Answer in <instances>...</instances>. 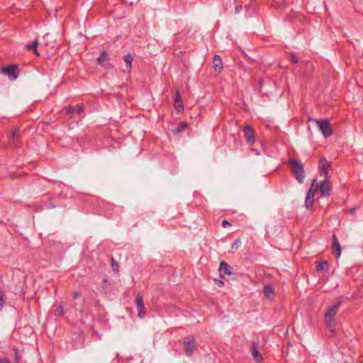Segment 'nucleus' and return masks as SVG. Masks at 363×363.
Masks as SVG:
<instances>
[{"instance_id":"obj_17","label":"nucleus","mask_w":363,"mask_h":363,"mask_svg":"<svg viewBox=\"0 0 363 363\" xmlns=\"http://www.w3.org/2000/svg\"><path fill=\"white\" fill-rule=\"evenodd\" d=\"M133 60V57L130 54H128L124 57V61L126 65V70L128 72H130L132 69V62Z\"/></svg>"},{"instance_id":"obj_26","label":"nucleus","mask_w":363,"mask_h":363,"mask_svg":"<svg viewBox=\"0 0 363 363\" xmlns=\"http://www.w3.org/2000/svg\"><path fill=\"white\" fill-rule=\"evenodd\" d=\"M291 60L294 64H296L298 62V58L296 56L294 53H291Z\"/></svg>"},{"instance_id":"obj_15","label":"nucleus","mask_w":363,"mask_h":363,"mask_svg":"<svg viewBox=\"0 0 363 363\" xmlns=\"http://www.w3.org/2000/svg\"><path fill=\"white\" fill-rule=\"evenodd\" d=\"M65 111L67 114H72L74 112H77L78 114H82L83 113V106L82 105H77L76 106H69L65 107Z\"/></svg>"},{"instance_id":"obj_31","label":"nucleus","mask_w":363,"mask_h":363,"mask_svg":"<svg viewBox=\"0 0 363 363\" xmlns=\"http://www.w3.org/2000/svg\"><path fill=\"white\" fill-rule=\"evenodd\" d=\"M241 9H242V6L237 5L235 7V13H239Z\"/></svg>"},{"instance_id":"obj_34","label":"nucleus","mask_w":363,"mask_h":363,"mask_svg":"<svg viewBox=\"0 0 363 363\" xmlns=\"http://www.w3.org/2000/svg\"><path fill=\"white\" fill-rule=\"evenodd\" d=\"M235 245H237V244L235 243ZM232 247H233V248H235V244H234L233 245H232Z\"/></svg>"},{"instance_id":"obj_3","label":"nucleus","mask_w":363,"mask_h":363,"mask_svg":"<svg viewBox=\"0 0 363 363\" xmlns=\"http://www.w3.org/2000/svg\"><path fill=\"white\" fill-rule=\"evenodd\" d=\"M314 121L316 123L319 130L325 138H328L333 134V130L330 126V119H314Z\"/></svg>"},{"instance_id":"obj_28","label":"nucleus","mask_w":363,"mask_h":363,"mask_svg":"<svg viewBox=\"0 0 363 363\" xmlns=\"http://www.w3.org/2000/svg\"><path fill=\"white\" fill-rule=\"evenodd\" d=\"M214 281L218 287H223L224 286V283L221 280L214 279Z\"/></svg>"},{"instance_id":"obj_20","label":"nucleus","mask_w":363,"mask_h":363,"mask_svg":"<svg viewBox=\"0 0 363 363\" xmlns=\"http://www.w3.org/2000/svg\"><path fill=\"white\" fill-rule=\"evenodd\" d=\"M108 53L105 50H103L101 52L100 56L98 57L97 62H99V64L103 65L105 62L108 61Z\"/></svg>"},{"instance_id":"obj_30","label":"nucleus","mask_w":363,"mask_h":363,"mask_svg":"<svg viewBox=\"0 0 363 363\" xmlns=\"http://www.w3.org/2000/svg\"><path fill=\"white\" fill-rule=\"evenodd\" d=\"M72 296L74 298H77L81 296V294L77 291H74L73 292Z\"/></svg>"},{"instance_id":"obj_33","label":"nucleus","mask_w":363,"mask_h":363,"mask_svg":"<svg viewBox=\"0 0 363 363\" xmlns=\"http://www.w3.org/2000/svg\"><path fill=\"white\" fill-rule=\"evenodd\" d=\"M0 363H9L7 360H1Z\"/></svg>"},{"instance_id":"obj_16","label":"nucleus","mask_w":363,"mask_h":363,"mask_svg":"<svg viewBox=\"0 0 363 363\" xmlns=\"http://www.w3.org/2000/svg\"><path fill=\"white\" fill-rule=\"evenodd\" d=\"M251 354L256 362L260 363L262 362V357L257 350L255 345H253L251 347Z\"/></svg>"},{"instance_id":"obj_23","label":"nucleus","mask_w":363,"mask_h":363,"mask_svg":"<svg viewBox=\"0 0 363 363\" xmlns=\"http://www.w3.org/2000/svg\"><path fill=\"white\" fill-rule=\"evenodd\" d=\"M54 313L55 315L60 316L62 315L65 313L64 308L62 305H59L54 311Z\"/></svg>"},{"instance_id":"obj_19","label":"nucleus","mask_w":363,"mask_h":363,"mask_svg":"<svg viewBox=\"0 0 363 363\" xmlns=\"http://www.w3.org/2000/svg\"><path fill=\"white\" fill-rule=\"evenodd\" d=\"M39 43L38 40H35L33 43L31 44H28L26 45V48L28 50H33V52L37 55V56H39L40 54L37 50V47Z\"/></svg>"},{"instance_id":"obj_4","label":"nucleus","mask_w":363,"mask_h":363,"mask_svg":"<svg viewBox=\"0 0 363 363\" xmlns=\"http://www.w3.org/2000/svg\"><path fill=\"white\" fill-rule=\"evenodd\" d=\"M1 72L8 75L11 80H15L19 74L18 66L14 64L10 65L7 67H4Z\"/></svg>"},{"instance_id":"obj_12","label":"nucleus","mask_w":363,"mask_h":363,"mask_svg":"<svg viewBox=\"0 0 363 363\" xmlns=\"http://www.w3.org/2000/svg\"><path fill=\"white\" fill-rule=\"evenodd\" d=\"M333 249L336 258L339 259L340 257L342 250L337 238L335 235L333 236Z\"/></svg>"},{"instance_id":"obj_21","label":"nucleus","mask_w":363,"mask_h":363,"mask_svg":"<svg viewBox=\"0 0 363 363\" xmlns=\"http://www.w3.org/2000/svg\"><path fill=\"white\" fill-rule=\"evenodd\" d=\"M188 127V124L185 122H180L176 129L174 130V133H179L185 130Z\"/></svg>"},{"instance_id":"obj_24","label":"nucleus","mask_w":363,"mask_h":363,"mask_svg":"<svg viewBox=\"0 0 363 363\" xmlns=\"http://www.w3.org/2000/svg\"><path fill=\"white\" fill-rule=\"evenodd\" d=\"M136 305H137V308H143L144 303H143V299L141 296L137 297Z\"/></svg>"},{"instance_id":"obj_11","label":"nucleus","mask_w":363,"mask_h":363,"mask_svg":"<svg viewBox=\"0 0 363 363\" xmlns=\"http://www.w3.org/2000/svg\"><path fill=\"white\" fill-rule=\"evenodd\" d=\"M218 272L221 278H225L226 275H230L233 274L232 267L224 261H222L220 263Z\"/></svg>"},{"instance_id":"obj_5","label":"nucleus","mask_w":363,"mask_h":363,"mask_svg":"<svg viewBox=\"0 0 363 363\" xmlns=\"http://www.w3.org/2000/svg\"><path fill=\"white\" fill-rule=\"evenodd\" d=\"M242 130L243 131L244 136L246 139L247 144L250 145H253L255 142V130L252 128V126L247 125L243 126L242 128Z\"/></svg>"},{"instance_id":"obj_14","label":"nucleus","mask_w":363,"mask_h":363,"mask_svg":"<svg viewBox=\"0 0 363 363\" xmlns=\"http://www.w3.org/2000/svg\"><path fill=\"white\" fill-rule=\"evenodd\" d=\"M174 107L177 111H181L184 109L183 102L180 97L179 90L176 91L174 96Z\"/></svg>"},{"instance_id":"obj_8","label":"nucleus","mask_w":363,"mask_h":363,"mask_svg":"<svg viewBox=\"0 0 363 363\" xmlns=\"http://www.w3.org/2000/svg\"><path fill=\"white\" fill-rule=\"evenodd\" d=\"M9 145L13 147H18L21 143V133L19 128H14L9 138Z\"/></svg>"},{"instance_id":"obj_27","label":"nucleus","mask_w":363,"mask_h":363,"mask_svg":"<svg viewBox=\"0 0 363 363\" xmlns=\"http://www.w3.org/2000/svg\"><path fill=\"white\" fill-rule=\"evenodd\" d=\"M4 296L1 291H0V311L2 309L4 306Z\"/></svg>"},{"instance_id":"obj_32","label":"nucleus","mask_w":363,"mask_h":363,"mask_svg":"<svg viewBox=\"0 0 363 363\" xmlns=\"http://www.w3.org/2000/svg\"><path fill=\"white\" fill-rule=\"evenodd\" d=\"M113 268L115 271H118V266L117 264H115L114 262H113Z\"/></svg>"},{"instance_id":"obj_25","label":"nucleus","mask_w":363,"mask_h":363,"mask_svg":"<svg viewBox=\"0 0 363 363\" xmlns=\"http://www.w3.org/2000/svg\"><path fill=\"white\" fill-rule=\"evenodd\" d=\"M138 310L139 311V313H138V315L140 318H143L145 316V306H143V308H138Z\"/></svg>"},{"instance_id":"obj_18","label":"nucleus","mask_w":363,"mask_h":363,"mask_svg":"<svg viewBox=\"0 0 363 363\" xmlns=\"http://www.w3.org/2000/svg\"><path fill=\"white\" fill-rule=\"evenodd\" d=\"M328 270V262L326 260L320 261L317 264L318 272H327Z\"/></svg>"},{"instance_id":"obj_9","label":"nucleus","mask_w":363,"mask_h":363,"mask_svg":"<svg viewBox=\"0 0 363 363\" xmlns=\"http://www.w3.org/2000/svg\"><path fill=\"white\" fill-rule=\"evenodd\" d=\"M195 341L192 337H186L184 340V344L185 345V353L186 356H191L195 350Z\"/></svg>"},{"instance_id":"obj_2","label":"nucleus","mask_w":363,"mask_h":363,"mask_svg":"<svg viewBox=\"0 0 363 363\" xmlns=\"http://www.w3.org/2000/svg\"><path fill=\"white\" fill-rule=\"evenodd\" d=\"M340 303H338L328 308L325 313V323L328 328L330 330L332 333L335 330V317L337 314V312L339 309Z\"/></svg>"},{"instance_id":"obj_29","label":"nucleus","mask_w":363,"mask_h":363,"mask_svg":"<svg viewBox=\"0 0 363 363\" xmlns=\"http://www.w3.org/2000/svg\"><path fill=\"white\" fill-rule=\"evenodd\" d=\"M222 225H223V228H225L227 226L230 225V223L228 220H224L222 221Z\"/></svg>"},{"instance_id":"obj_1","label":"nucleus","mask_w":363,"mask_h":363,"mask_svg":"<svg viewBox=\"0 0 363 363\" xmlns=\"http://www.w3.org/2000/svg\"><path fill=\"white\" fill-rule=\"evenodd\" d=\"M288 167L291 172L299 183H303L306 174L303 166L300 160H289Z\"/></svg>"},{"instance_id":"obj_10","label":"nucleus","mask_w":363,"mask_h":363,"mask_svg":"<svg viewBox=\"0 0 363 363\" xmlns=\"http://www.w3.org/2000/svg\"><path fill=\"white\" fill-rule=\"evenodd\" d=\"M316 179H314L313 180V183H312V185H311V189H309L308 194H307V196H306V206L307 208H310L312 207V205H313V200H314V196H315V192L316 191V189H313V187L315 186V183L316 182Z\"/></svg>"},{"instance_id":"obj_13","label":"nucleus","mask_w":363,"mask_h":363,"mask_svg":"<svg viewBox=\"0 0 363 363\" xmlns=\"http://www.w3.org/2000/svg\"><path fill=\"white\" fill-rule=\"evenodd\" d=\"M213 67L216 72L220 73L223 70V62L218 55H216L213 57Z\"/></svg>"},{"instance_id":"obj_7","label":"nucleus","mask_w":363,"mask_h":363,"mask_svg":"<svg viewBox=\"0 0 363 363\" xmlns=\"http://www.w3.org/2000/svg\"><path fill=\"white\" fill-rule=\"evenodd\" d=\"M318 188L322 196H329L330 195L331 184L328 179H325L320 185H317L315 189Z\"/></svg>"},{"instance_id":"obj_22","label":"nucleus","mask_w":363,"mask_h":363,"mask_svg":"<svg viewBox=\"0 0 363 363\" xmlns=\"http://www.w3.org/2000/svg\"><path fill=\"white\" fill-rule=\"evenodd\" d=\"M264 296L268 298H272V288L271 286L268 285L264 287Z\"/></svg>"},{"instance_id":"obj_6","label":"nucleus","mask_w":363,"mask_h":363,"mask_svg":"<svg viewBox=\"0 0 363 363\" xmlns=\"http://www.w3.org/2000/svg\"><path fill=\"white\" fill-rule=\"evenodd\" d=\"M320 175H324L325 179L329 177V174L333 172L331 164L328 160H320L318 166Z\"/></svg>"}]
</instances>
